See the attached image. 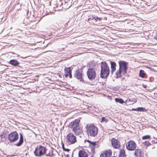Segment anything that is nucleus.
Returning a JSON list of instances; mask_svg holds the SVG:
<instances>
[{"label": "nucleus", "mask_w": 157, "mask_h": 157, "mask_svg": "<svg viewBox=\"0 0 157 157\" xmlns=\"http://www.w3.org/2000/svg\"><path fill=\"white\" fill-rule=\"evenodd\" d=\"M119 69L117 71L116 73V78H118L121 77V74H124L127 73L128 63L124 61H119Z\"/></svg>", "instance_id": "nucleus-1"}, {"label": "nucleus", "mask_w": 157, "mask_h": 157, "mask_svg": "<svg viewBox=\"0 0 157 157\" xmlns=\"http://www.w3.org/2000/svg\"><path fill=\"white\" fill-rule=\"evenodd\" d=\"M79 121L76 120L71 122L69 124V127L72 129L73 131L76 135H78L82 132V130L79 125Z\"/></svg>", "instance_id": "nucleus-2"}, {"label": "nucleus", "mask_w": 157, "mask_h": 157, "mask_svg": "<svg viewBox=\"0 0 157 157\" xmlns=\"http://www.w3.org/2000/svg\"><path fill=\"white\" fill-rule=\"evenodd\" d=\"M109 72L110 68L108 64L105 62H102L101 63V78H106L109 75Z\"/></svg>", "instance_id": "nucleus-3"}, {"label": "nucleus", "mask_w": 157, "mask_h": 157, "mask_svg": "<svg viewBox=\"0 0 157 157\" xmlns=\"http://www.w3.org/2000/svg\"><path fill=\"white\" fill-rule=\"evenodd\" d=\"M86 130L89 136L94 137L97 134L98 128L93 125L87 124L86 126Z\"/></svg>", "instance_id": "nucleus-4"}, {"label": "nucleus", "mask_w": 157, "mask_h": 157, "mask_svg": "<svg viewBox=\"0 0 157 157\" xmlns=\"http://www.w3.org/2000/svg\"><path fill=\"white\" fill-rule=\"evenodd\" d=\"M46 151V149L45 147L40 145L36 147L34 154L36 156L40 157L44 154Z\"/></svg>", "instance_id": "nucleus-5"}, {"label": "nucleus", "mask_w": 157, "mask_h": 157, "mask_svg": "<svg viewBox=\"0 0 157 157\" xmlns=\"http://www.w3.org/2000/svg\"><path fill=\"white\" fill-rule=\"evenodd\" d=\"M66 141L70 144H74L77 142L76 137L72 133H70L67 136Z\"/></svg>", "instance_id": "nucleus-6"}, {"label": "nucleus", "mask_w": 157, "mask_h": 157, "mask_svg": "<svg viewBox=\"0 0 157 157\" xmlns=\"http://www.w3.org/2000/svg\"><path fill=\"white\" fill-rule=\"evenodd\" d=\"M87 75L88 78L93 80L96 77V72L94 69L92 68H89L87 71Z\"/></svg>", "instance_id": "nucleus-7"}, {"label": "nucleus", "mask_w": 157, "mask_h": 157, "mask_svg": "<svg viewBox=\"0 0 157 157\" xmlns=\"http://www.w3.org/2000/svg\"><path fill=\"white\" fill-rule=\"evenodd\" d=\"M136 144L133 140H130L126 144V147L129 151H134L136 148Z\"/></svg>", "instance_id": "nucleus-8"}, {"label": "nucleus", "mask_w": 157, "mask_h": 157, "mask_svg": "<svg viewBox=\"0 0 157 157\" xmlns=\"http://www.w3.org/2000/svg\"><path fill=\"white\" fill-rule=\"evenodd\" d=\"M18 138V135L16 132L11 133L8 136V139L11 142H15Z\"/></svg>", "instance_id": "nucleus-9"}, {"label": "nucleus", "mask_w": 157, "mask_h": 157, "mask_svg": "<svg viewBox=\"0 0 157 157\" xmlns=\"http://www.w3.org/2000/svg\"><path fill=\"white\" fill-rule=\"evenodd\" d=\"M83 72L81 70L79 69L76 71L75 76L78 79H79L80 81L83 80Z\"/></svg>", "instance_id": "nucleus-10"}, {"label": "nucleus", "mask_w": 157, "mask_h": 157, "mask_svg": "<svg viewBox=\"0 0 157 157\" xmlns=\"http://www.w3.org/2000/svg\"><path fill=\"white\" fill-rule=\"evenodd\" d=\"M111 143L113 147L115 148H118L120 147V142L114 138H112Z\"/></svg>", "instance_id": "nucleus-11"}, {"label": "nucleus", "mask_w": 157, "mask_h": 157, "mask_svg": "<svg viewBox=\"0 0 157 157\" xmlns=\"http://www.w3.org/2000/svg\"><path fill=\"white\" fill-rule=\"evenodd\" d=\"M112 152L111 149L105 151L101 154L100 157H110L112 155Z\"/></svg>", "instance_id": "nucleus-12"}, {"label": "nucleus", "mask_w": 157, "mask_h": 157, "mask_svg": "<svg viewBox=\"0 0 157 157\" xmlns=\"http://www.w3.org/2000/svg\"><path fill=\"white\" fill-rule=\"evenodd\" d=\"M64 70L65 74V77H67L68 76H69L70 78H71V71L70 67H65Z\"/></svg>", "instance_id": "nucleus-13"}, {"label": "nucleus", "mask_w": 157, "mask_h": 157, "mask_svg": "<svg viewBox=\"0 0 157 157\" xmlns=\"http://www.w3.org/2000/svg\"><path fill=\"white\" fill-rule=\"evenodd\" d=\"M87 141L90 143V145L92 149H94L95 148H96L98 146V142H91L89 140H87Z\"/></svg>", "instance_id": "nucleus-14"}, {"label": "nucleus", "mask_w": 157, "mask_h": 157, "mask_svg": "<svg viewBox=\"0 0 157 157\" xmlns=\"http://www.w3.org/2000/svg\"><path fill=\"white\" fill-rule=\"evenodd\" d=\"M78 156L79 157H87L88 155L85 151L81 150L79 151Z\"/></svg>", "instance_id": "nucleus-15"}, {"label": "nucleus", "mask_w": 157, "mask_h": 157, "mask_svg": "<svg viewBox=\"0 0 157 157\" xmlns=\"http://www.w3.org/2000/svg\"><path fill=\"white\" fill-rule=\"evenodd\" d=\"M111 63V73L112 74H113L114 71H115L116 69V63L114 62H110Z\"/></svg>", "instance_id": "nucleus-16"}, {"label": "nucleus", "mask_w": 157, "mask_h": 157, "mask_svg": "<svg viewBox=\"0 0 157 157\" xmlns=\"http://www.w3.org/2000/svg\"><path fill=\"white\" fill-rule=\"evenodd\" d=\"M10 63L11 64L15 66H18L19 64V63L17 60L15 59L10 60Z\"/></svg>", "instance_id": "nucleus-17"}, {"label": "nucleus", "mask_w": 157, "mask_h": 157, "mask_svg": "<svg viewBox=\"0 0 157 157\" xmlns=\"http://www.w3.org/2000/svg\"><path fill=\"white\" fill-rule=\"evenodd\" d=\"M141 149H137L135 150L134 155L137 157H140L141 155Z\"/></svg>", "instance_id": "nucleus-18"}, {"label": "nucleus", "mask_w": 157, "mask_h": 157, "mask_svg": "<svg viewBox=\"0 0 157 157\" xmlns=\"http://www.w3.org/2000/svg\"><path fill=\"white\" fill-rule=\"evenodd\" d=\"M119 157H126L125 154V151L124 149L121 150L120 152Z\"/></svg>", "instance_id": "nucleus-19"}, {"label": "nucleus", "mask_w": 157, "mask_h": 157, "mask_svg": "<svg viewBox=\"0 0 157 157\" xmlns=\"http://www.w3.org/2000/svg\"><path fill=\"white\" fill-rule=\"evenodd\" d=\"M146 74L143 70H140L139 73V76L142 78H144L145 77Z\"/></svg>", "instance_id": "nucleus-20"}, {"label": "nucleus", "mask_w": 157, "mask_h": 157, "mask_svg": "<svg viewBox=\"0 0 157 157\" xmlns=\"http://www.w3.org/2000/svg\"><path fill=\"white\" fill-rule=\"evenodd\" d=\"M115 101L116 102L120 103L121 104H122L124 102V101L121 99L116 98L115 99Z\"/></svg>", "instance_id": "nucleus-21"}, {"label": "nucleus", "mask_w": 157, "mask_h": 157, "mask_svg": "<svg viewBox=\"0 0 157 157\" xmlns=\"http://www.w3.org/2000/svg\"><path fill=\"white\" fill-rule=\"evenodd\" d=\"M151 138V136L150 135H147L144 136L142 137V140H144L145 139H148Z\"/></svg>", "instance_id": "nucleus-22"}, {"label": "nucleus", "mask_w": 157, "mask_h": 157, "mask_svg": "<svg viewBox=\"0 0 157 157\" xmlns=\"http://www.w3.org/2000/svg\"><path fill=\"white\" fill-rule=\"evenodd\" d=\"M143 144L146 146H148L151 145V144L149 141H145L143 143Z\"/></svg>", "instance_id": "nucleus-23"}, {"label": "nucleus", "mask_w": 157, "mask_h": 157, "mask_svg": "<svg viewBox=\"0 0 157 157\" xmlns=\"http://www.w3.org/2000/svg\"><path fill=\"white\" fill-rule=\"evenodd\" d=\"M146 109H145V108L142 107H140L137 108V111H144Z\"/></svg>", "instance_id": "nucleus-24"}, {"label": "nucleus", "mask_w": 157, "mask_h": 157, "mask_svg": "<svg viewBox=\"0 0 157 157\" xmlns=\"http://www.w3.org/2000/svg\"><path fill=\"white\" fill-rule=\"evenodd\" d=\"M23 141L21 140H19V142L17 143L16 145L18 146H21L23 143Z\"/></svg>", "instance_id": "nucleus-25"}, {"label": "nucleus", "mask_w": 157, "mask_h": 157, "mask_svg": "<svg viewBox=\"0 0 157 157\" xmlns=\"http://www.w3.org/2000/svg\"><path fill=\"white\" fill-rule=\"evenodd\" d=\"M5 134L4 132L0 133V137L2 138H4L5 137Z\"/></svg>", "instance_id": "nucleus-26"}, {"label": "nucleus", "mask_w": 157, "mask_h": 157, "mask_svg": "<svg viewBox=\"0 0 157 157\" xmlns=\"http://www.w3.org/2000/svg\"><path fill=\"white\" fill-rule=\"evenodd\" d=\"M108 121V120L104 117H102L101 118V122H107Z\"/></svg>", "instance_id": "nucleus-27"}, {"label": "nucleus", "mask_w": 157, "mask_h": 157, "mask_svg": "<svg viewBox=\"0 0 157 157\" xmlns=\"http://www.w3.org/2000/svg\"><path fill=\"white\" fill-rule=\"evenodd\" d=\"M93 18L95 20L98 19V20H99L100 21L101 20V19H102L101 18L98 17L97 16H94V17H93Z\"/></svg>", "instance_id": "nucleus-28"}, {"label": "nucleus", "mask_w": 157, "mask_h": 157, "mask_svg": "<svg viewBox=\"0 0 157 157\" xmlns=\"http://www.w3.org/2000/svg\"><path fill=\"white\" fill-rule=\"evenodd\" d=\"M20 135H21V136H20V140H21L23 141V137L22 135L21 134H20Z\"/></svg>", "instance_id": "nucleus-29"}, {"label": "nucleus", "mask_w": 157, "mask_h": 157, "mask_svg": "<svg viewBox=\"0 0 157 157\" xmlns=\"http://www.w3.org/2000/svg\"><path fill=\"white\" fill-rule=\"evenodd\" d=\"M63 149L64 151H69L70 150L68 149L65 148L64 147H63Z\"/></svg>", "instance_id": "nucleus-30"}, {"label": "nucleus", "mask_w": 157, "mask_h": 157, "mask_svg": "<svg viewBox=\"0 0 157 157\" xmlns=\"http://www.w3.org/2000/svg\"><path fill=\"white\" fill-rule=\"evenodd\" d=\"M155 39L157 40V34L155 36Z\"/></svg>", "instance_id": "nucleus-31"}, {"label": "nucleus", "mask_w": 157, "mask_h": 157, "mask_svg": "<svg viewBox=\"0 0 157 157\" xmlns=\"http://www.w3.org/2000/svg\"><path fill=\"white\" fill-rule=\"evenodd\" d=\"M132 110H137V109H132Z\"/></svg>", "instance_id": "nucleus-32"}, {"label": "nucleus", "mask_w": 157, "mask_h": 157, "mask_svg": "<svg viewBox=\"0 0 157 157\" xmlns=\"http://www.w3.org/2000/svg\"><path fill=\"white\" fill-rule=\"evenodd\" d=\"M63 147H64V144H62V147H63Z\"/></svg>", "instance_id": "nucleus-33"}, {"label": "nucleus", "mask_w": 157, "mask_h": 157, "mask_svg": "<svg viewBox=\"0 0 157 157\" xmlns=\"http://www.w3.org/2000/svg\"><path fill=\"white\" fill-rule=\"evenodd\" d=\"M27 57H22V58H26Z\"/></svg>", "instance_id": "nucleus-34"}, {"label": "nucleus", "mask_w": 157, "mask_h": 157, "mask_svg": "<svg viewBox=\"0 0 157 157\" xmlns=\"http://www.w3.org/2000/svg\"><path fill=\"white\" fill-rule=\"evenodd\" d=\"M67 156L68 157H69V155H67Z\"/></svg>", "instance_id": "nucleus-35"}]
</instances>
